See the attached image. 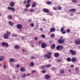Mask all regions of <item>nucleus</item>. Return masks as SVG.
<instances>
[{"label": "nucleus", "instance_id": "obj_1", "mask_svg": "<svg viewBox=\"0 0 80 80\" xmlns=\"http://www.w3.org/2000/svg\"><path fill=\"white\" fill-rule=\"evenodd\" d=\"M2 46H5L6 47H8V44L7 43H5L4 42H3L2 43Z\"/></svg>", "mask_w": 80, "mask_h": 80}, {"label": "nucleus", "instance_id": "obj_2", "mask_svg": "<svg viewBox=\"0 0 80 80\" xmlns=\"http://www.w3.org/2000/svg\"><path fill=\"white\" fill-rule=\"evenodd\" d=\"M8 10H12V11H15V9L14 8H12L10 7H8Z\"/></svg>", "mask_w": 80, "mask_h": 80}, {"label": "nucleus", "instance_id": "obj_3", "mask_svg": "<svg viewBox=\"0 0 80 80\" xmlns=\"http://www.w3.org/2000/svg\"><path fill=\"white\" fill-rule=\"evenodd\" d=\"M75 43L76 45H78V44H80V39H77L75 41Z\"/></svg>", "mask_w": 80, "mask_h": 80}, {"label": "nucleus", "instance_id": "obj_4", "mask_svg": "<svg viewBox=\"0 0 80 80\" xmlns=\"http://www.w3.org/2000/svg\"><path fill=\"white\" fill-rule=\"evenodd\" d=\"M17 27L18 29H22V26L21 24H18L17 25Z\"/></svg>", "mask_w": 80, "mask_h": 80}, {"label": "nucleus", "instance_id": "obj_5", "mask_svg": "<svg viewBox=\"0 0 80 80\" xmlns=\"http://www.w3.org/2000/svg\"><path fill=\"white\" fill-rule=\"evenodd\" d=\"M58 42L59 43H63L65 42V40L64 39H59L58 40Z\"/></svg>", "mask_w": 80, "mask_h": 80}, {"label": "nucleus", "instance_id": "obj_6", "mask_svg": "<svg viewBox=\"0 0 80 80\" xmlns=\"http://www.w3.org/2000/svg\"><path fill=\"white\" fill-rule=\"evenodd\" d=\"M56 48L58 50H60L62 49V46H58L56 47Z\"/></svg>", "mask_w": 80, "mask_h": 80}, {"label": "nucleus", "instance_id": "obj_7", "mask_svg": "<svg viewBox=\"0 0 80 80\" xmlns=\"http://www.w3.org/2000/svg\"><path fill=\"white\" fill-rule=\"evenodd\" d=\"M70 52H71L72 55H75V54H76V52L75 51L73 50H70Z\"/></svg>", "mask_w": 80, "mask_h": 80}, {"label": "nucleus", "instance_id": "obj_8", "mask_svg": "<svg viewBox=\"0 0 80 80\" xmlns=\"http://www.w3.org/2000/svg\"><path fill=\"white\" fill-rule=\"evenodd\" d=\"M3 37L5 39H8V35L7 34H5L3 35Z\"/></svg>", "mask_w": 80, "mask_h": 80}, {"label": "nucleus", "instance_id": "obj_9", "mask_svg": "<svg viewBox=\"0 0 80 80\" xmlns=\"http://www.w3.org/2000/svg\"><path fill=\"white\" fill-rule=\"evenodd\" d=\"M43 11L44 12H45V13H48L49 12V10H48V9L47 8H44L43 9Z\"/></svg>", "mask_w": 80, "mask_h": 80}, {"label": "nucleus", "instance_id": "obj_10", "mask_svg": "<svg viewBox=\"0 0 80 80\" xmlns=\"http://www.w3.org/2000/svg\"><path fill=\"white\" fill-rule=\"evenodd\" d=\"M55 31V28H52L50 29L51 32H54Z\"/></svg>", "mask_w": 80, "mask_h": 80}, {"label": "nucleus", "instance_id": "obj_11", "mask_svg": "<svg viewBox=\"0 0 80 80\" xmlns=\"http://www.w3.org/2000/svg\"><path fill=\"white\" fill-rule=\"evenodd\" d=\"M10 5L11 7H14V6L15 5V2H12L10 3Z\"/></svg>", "mask_w": 80, "mask_h": 80}, {"label": "nucleus", "instance_id": "obj_12", "mask_svg": "<svg viewBox=\"0 0 80 80\" xmlns=\"http://www.w3.org/2000/svg\"><path fill=\"white\" fill-rule=\"evenodd\" d=\"M44 57H47V58H50L51 57L49 55L46 54L44 55Z\"/></svg>", "mask_w": 80, "mask_h": 80}, {"label": "nucleus", "instance_id": "obj_13", "mask_svg": "<svg viewBox=\"0 0 80 80\" xmlns=\"http://www.w3.org/2000/svg\"><path fill=\"white\" fill-rule=\"evenodd\" d=\"M77 60V59L75 58H72L71 61L72 62H75V61Z\"/></svg>", "mask_w": 80, "mask_h": 80}, {"label": "nucleus", "instance_id": "obj_14", "mask_svg": "<svg viewBox=\"0 0 80 80\" xmlns=\"http://www.w3.org/2000/svg\"><path fill=\"white\" fill-rule=\"evenodd\" d=\"M41 47L42 48H45L46 47V44L45 43H42Z\"/></svg>", "mask_w": 80, "mask_h": 80}, {"label": "nucleus", "instance_id": "obj_15", "mask_svg": "<svg viewBox=\"0 0 80 80\" xmlns=\"http://www.w3.org/2000/svg\"><path fill=\"white\" fill-rule=\"evenodd\" d=\"M45 78H46L47 79H49V78H50V76L48 75L47 74L45 76Z\"/></svg>", "mask_w": 80, "mask_h": 80}, {"label": "nucleus", "instance_id": "obj_16", "mask_svg": "<svg viewBox=\"0 0 80 80\" xmlns=\"http://www.w3.org/2000/svg\"><path fill=\"white\" fill-rule=\"evenodd\" d=\"M4 59V57L2 56H0V62H1L3 60V59Z\"/></svg>", "mask_w": 80, "mask_h": 80}, {"label": "nucleus", "instance_id": "obj_17", "mask_svg": "<svg viewBox=\"0 0 80 80\" xmlns=\"http://www.w3.org/2000/svg\"><path fill=\"white\" fill-rule=\"evenodd\" d=\"M9 23L11 26H13L14 25V22H12L11 21H10L9 22Z\"/></svg>", "mask_w": 80, "mask_h": 80}, {"label": "nucleus", "instance_id": "obj_18", "mask_svg": "<svg viewBox=\"0 0 80 80\" xmlns=\"http://www.w3.org/2000/svg\"><path fill=\"white\" fill-rule=\"evenodd\" d=\"M20 70L21 72H25V68H21Z\"/></svg>", "mask_w": 80, "mask_h": 80}, {"label": "nucleus", "instance_id": "obj_19", "mask_svg": "<svg viewBox=\"0 0 80 80\" xmlns=\"http://www.w3.org/2000/svg\"><path fill=\"white\" fill-rule=\"evenodd\" d=\"M14 48H16V49H19L20 48V47L17 45H16L14 46Z\"/></svg>", "mask_w": 80, "mask_h": 80}, {"label": "nucleus", "instance_id": "obj_20", "mask_svg": "<svg viewBox=\"0 0 80 80\" xmlns=\"http://www.w3.org/2000/svg\"><path fill=\"white\" fill-rule=\"evenodd\" d=\"M59 56V54L58 53H56L55 54V57H58Z\"/></svg>", "mask_w": 80, "mask_h": 80}, {"label": "nucleus", "instance_id": "obj_21", "mask_svg": "<svg viewBox=\"0 0 80 80\" xmlns=\"http://www.w3.org/2000/svg\"><path fill=\"white\" fill-rule=\"evenodd\" d=\"M50 36L51 38H54L55 37V34L53 33L50 35Z\"/></svg>", "mask_w": 80, "mask_h": 80}, {"label": "nucleus", "instance_id": "obj_22", "mask_svg": "<svg viewBox=\"0 0 80 80\" xmlns=\"http://www.w3.org/2000/svg\"><path fill=\"white\" fill-rule=\"evenodd\" d=\"M30 66L31 67H33L34 66V63L33 62H32L30 63Z\"/></svg>", "mask_w": 80, "mask_h": 80}, {"label": "nucleus", "instance_id": "obj_23", "mask_svg": "<svg viewBox=\"0 0 80 80\" xmlns=\"http://www.w3.org/2000/svg\"><path fill=\"white\" fill-rule=\"evenodd\" d=\"M15 60L13 58H11L9 59V61L10 62H13Z\"/></svg>", "mask_w": 80, "mask_h": 80}, {"label": "nucleus", "instance_id": "obj_24", "mask_svg": "<svg viewBox=\"0 0 80 80\" xmlns=\"http://www.w3.org/2000/svg\"><path fill=\"white\" fill-rule=\"evenodd\" d=\"M76 10L75 9H72L69 10V12H75Z\"/></svg>", "mask_w": 80, "mask_h": 80}, {"label": "nucleus", "instance_id": "obj_25", "mask_svg": "<svg viewBox=\"0 0 80 80\" xmlns=\"http://www.w3.org/2000/svg\"><path fill=\"white\" fill-rule=\"evenodd\" d=\"M51 67V65L50 64L47 65L46 66V68H49V67Z\"/></svg>", "mask_w": 80, "mask_h": 80}, {"label": "nucleus", "instance_id": "obj_26", "mask_svg": "<svg viewBox=\"0 0 80 80\" xmlns=\"http://www.w3.org/2000/svg\"><path fill=\"white\" fill-rule=\"evenodd\" d=\"M60 73H64V70L63 69H62L60 70Z\"/></svg>", "mask_w": 80, "mask_h": 80}, {"label": "nucleus", "instance_id": "obj_27", "mask_svg": "<svg viewBox=\"0 0 80 80\" xmlns=\"http://www.w3.org/2000/svg\"><path fill=\"white\" fill-rule=\"evenodd\" d=\"M67 60L68 62H70L71 61V58H67Z\"/></svg>", "mask_w": 80, "mask_h": 80}, {"label": "nucleus", "instance_id": "obj_28", "mask_svg": "<svg viewBox=\"0 0 80 80\" xmlns=\"http://www.w3.org/2000/svg\"><path fill=\"white\" fill-rule=\"evenodd\" d=\"M55 45L53 44L51 46V48H52V49H53V48H55Z\"/></svg>", "mask_w": 80, "mask_h": 80}, {"label": "nucleus", "instance_id": "obj_29", "mask_svg": "<svg viewBox=\"0 0 80 80\" xmlns=\"http://www.w3.org/2000/svg\"><path fill=\"white\" fill-rule=\"evenodd\" d=\"M30 4H26V8H28V7H30Z\"/></svg>", "mask_w": 80, "mask_h": 80}, {"label": "nucleus", "instance_id": "obj_30", "mask_svg": "<svg viewBox=\"0 0 80 80\" xmlns=\"http://www.w3.org/2000/svg\"><path fill=\"white\" fill-rule=\"evenodd\" d=\"M45 68V66H42L40 67V68L41 69L44 68Z\"/></svg>", "mask_w": 80, "mask_h": 80}, {"label": "nucleus", "instance_id": "obj_31", "mask_svg": "<svg viewBox=\"0 0 80 80\" xmlns=\"http://www.w3.org/2000/svg\"><path fill=\"white\" fill-rule=\"evenodd\" d=\"M35 5H36V3H33L32 5V7H35Z\"/></svg>", "mask_w": 80, "mask_h": 80}, {"label": "nucleus", "instance_id": "obj_32", "mask_svg": "<svg viewBox=\"0 0 80 80\" xmlns=\"http://www.w3.org/2000/svg\"><path fill=\"white\" fill-rule=\"evenodd\" d=\"M6 33H7V34H8V35H10V34H11V32H8L7 31L6 32Z\"/></svg>", "mask_w": 80, "mask_h": 80}, {"label": "nucleus", "instance_id": "obj_33", "mask_svg": "<svg viewBox=\"0 0 80 80\" xmlns=\"http://www.w3.org/2000/svg\"><path fill=\"white\" fill-rule=\"evenodd\" d=\"M12 36L15 37H17V35L15 34H12Z\"/></svg>", "mask_w": 80, "mask_h": 80}, {"label": "nucleus", "instance_id": "obj_34", "mask_svg": "<svg viewBox=\"0 0 80 80\" xmlns=\"http://www.w3.org/2000/svg\"><path fill=\"white\" fill-rule=\"evenodd\" d=\"M41 73H45L46 72V71L45 70H42V71H41Z\"/></svg>", "mask_w": 80, "mask_h": 80}, {"label": "nucleus", "instance_id": "obj_35", "mask_svg": "<svg viewBox=\"0 0 80 80\" xmlns=\"http://www.w3.org/2000/svg\"><path fill=\"white\" fill-rule=\"evenodd\" d=\"M58 10H60L61 9H62V8L60 6H59L58 7Z\"/></svg>", "mask_w": 80, "mask_h": 80}, {"label": "nucleus", "instance_id": "obj_36", "mask_svg": "<svg viewBox=\"0 0 80 80\" xmlns=\"http://www.w3.org/2000/svg\"><path fill=\"white\" fill-rule=\"evenodd\" d=\"M8 18L9 19H12V16L10 15L8 16Z\"/></svg>", "mask_w": 80, "mask_h": 80}, {"label": "nucleus", "instance_id": "obj_37", "mask_svg": "<svg viewBox=\"0 0 80 80\" xmlns=\"http://www.w3.org/2000/svg\"><path fill=\"white\" fill-rule=\"evenodd\" d=\"M30 11L31 12H34V10H33V9H30Z\"/></svg>", "mask_w": 80, "mask_h": 80}, {"label": "nucleus", "instance_id": "obj_38", "mask_svg": "<svg viewBox=\"0 0 80 80\" xmlns=\"http://www.w3.org/2000/svg\"><path fill=\"white\" fill-rule=\"evenodd\" d=\"M26 74H24L22 76V77H23V78H24V77H26Z\"/></svg>", "mask_w": 80, "mask_h": 80}, {"label": "nucleus", "instance_id": "obj_39", "mask_svg": "<svg viewBox=\"0 0 80 80\" xmlns=\"http://www.w3.org/2000/svg\"><path fill=\"white\" fill-rule=\"evenodd\" d=\"M48 53L49 55L51 56V55H52V54L51 53V52H48Z\"/></svg>", "mask_w": 80, "mask_h": 80}, {"label": "nucleus", "instance_id": "obj_40", "mask_svg": "<svg viewBox=\"0 0 80 80\" xmlns=\"http://www.w3.org/2000/svg\"><path fill=\"white\" fill-rule=\"evenodd\" d=\"M31 0H28L27 1V3H29L30 2V1H31Z\"/></svg>", "mask_w": 80, "mask_h": 80}, {"label": "nucleus", "instance_id": "obj_41", "mask_svg": "<svg viewBox=\"0 0 80 80\" xmlns=\"http://www.w3.org/2000/svg\"><path fill=\"white\" fill-rule=\"evenodd\" d=\"M37 72V71H36V70H33L32 71V73H35Z\"/></svg>", "mask_w": 80, "mask_h": 80}, {"label": "nucleus", "instance_id": "obj_42", "mask_svg": "<svg viewBox=\"0 0 80 80\" xmlns=\"http://www.w3.org/2000/svg\"><path fill=\"white\" fill-rule=\"evenodd\" d=\"M63 31V28H62L61 29V32H62Z\"/></svg>", "mask_w": 80, "mask_h": 80}, {"label": "nucleus", "instance_id": "obj_43", "mask_svg": "<svg viewBox=\"0 0 80 80\" xmlns=\"http://www.w3.org/2000/svg\"><path fill=\"white\" fill-rule=\"evenodd\" d=\"M54 10H57V8L56 7H53Z\"/></svg>", "mask_w": 80, "mask_h": 80}, {"label": "nucleus", "instance_id": "obj_44", "mask_svg": "<svg viewBox=\"0 0 80 80\" xmlns=\"http://www.w3.org/2000/svg\"><path fill=\"white\" fill-rule=\"evenodd\" d=\"M30 58H31V59H34V58H35V57L33 56H31Z\"/></svg>", "mask_w": 80, "mask_h": 80}, {"label": "nucleus", "instance_id": "obj_45", "mask_svg": "<svg viewBox=\"0 0 80 80\" xmlns=\"http://www.w3.org/2000/svg\"><path fill=\"white\" fill-rule=\"evenodd\" d=\"M42 38H45V36L44 35H42Z\"/></svg>", "mask_w": 80, "mask_h": 80}, {"label": "nucleus", "instance_id": "obj_46", "mask_svg": "<svg viewBox=\"0 0 80 80\" xmlns=\"http://www.w3.org/2000/svg\"><path fill=\"white\" fill-rule=\"evenodd\" d=\"M72 2L73 3H76V2H77V0H73L72 1Z\"/></svg>", "mask_w": 80, "mask_h": 80}, {"label": "nucleus", "instance_id": "obj_47", "mask_svg": "<svg viewBox=\"0 0 80 80\" xmlns=\"http://www.w3.org/2000/svg\"><path fill=\"white\" fill-rule=\"evenodd\" d=\"M47 3L48 4H51V2H47Z\"/></svg>", "mask_w": 80, "mask_h": 80}, {"label": "nucleus", "instance_id": "obj_48", "mask_svg": "<svg viewBox=\"0 0 80 80\" xmlns=\"http://www.w3.org/2000/svg\"><path fill=\"white\" fill-rule=\"evenodd\" d=\"M31 27H33V26H34V24L33 23H32L31 24Z\"/></svg>", "mask_w": 80, "mask_h": 80}, {"label": "nucleus", "instance_id": "obj_49", "mask_svg": "<svg viewBox=\"0 0 80 80\" xmlns=\"http://www.w3.org/2000/svg\"><path fill=\"white\" fill-rule=\"evenodd\" d=\"M67 32L69 33V32H70V30H69V29H67Z\"/></svg>", "mask_w": 80, "mask_h": 80}, {"label": "nucleus", "instance_id": "obj_50", "mask_svg": "<svg viewBox=\"0 0 80 80\" xmlns=\"http://www.w3.org/2000/svg\"><path fill=\"white\" fill-rule=\"evenodd\" d=\"M20 67V65L19 64H17L16 66V68H19V67Z\"/></svg>", "mask_w": 80, "mask_h": 80}, {"label": "nucleus", "instance_id": "obj_51", "mask_svg": "<svg viewBox=\"0 0 80 80\" xmlns=\"http://www.w3.org/2000/svg\"><path fill=\"white\" fill-rule=\"evenodd\" d=\"M26 2H27V0H24L23 3L24 4H25V3H26Z\"/></svg>", "mask_w": 80, "mask_h": 80}, {"label": "nucleus", "instance_id": "obj_52", "mask_svg": "<svg viewBox=\"0 0 80 80\" xmlns=\"http://www.w3.org/2000/svg\"><path fill=\"white\" fill-rule=\"evenodd\" d=\"M27 77H28V76H30V73H28L26 75Z\"/></svg>", "mask_w": 80, "mask_h": 80}, {"label": "nucleus", "instance_id": "obj_53", "mask_svg": "<svg viewBox=\"0 0 80 80\" xmlns=\"http://www.w3.org/2000/svg\"><path fill=\"white\" fill-rule=\"evenodd\" d=\"M55 68H52V71H53L54 70H55Z\"/></svg>", "mask_w": 80, "mask_h": 80}, {"label": "nucleus", "instance_id": "obj_54", "mask_svg": "<svg viewBox=\"0 0 80 80\" xmlns=\"http://www.w3.org/2000/svg\"><path fill=\"white\" fill-rule=\"evenodd\" d=\"M34 39L35 40H38V38H37V37H36L34 38Z\"/></svg>", "mask_w": 80, "mask_h": 80}, {"label": "nucleus", "instance_id": "obj_55", "mask_svg": "<svg viewBox=\"0 0 80 80\" xmlns=\"http://www.w3.org/2000/svg\"><path fill=\"white\" fill-rule=\"evenodd\" d=\"M66 33V32L65 31H64L63 32H62V34H65Z\"/></svg>", "mask_w": 80, "mask_h": 80}, {"label": "nucleus", "instance_id": "obj_56", "mask_svg": "<svg viewBox=\"0 0 80 80\" xmlns=\"http://www.w3.org/2000/svg\"><path fill=\"white\" fill-rule=\"evenodd\" d=\"M60 61H61V60L59 59L57 61V62H60Z\"/></svg>", "mask_w": 80, "mask_h": 80}, {"label": "nucleus", "instance_id": "obj_57", "mask_svg": "<svg viewBox=\"0 0 80 80\" xmlns=\"http://www.w3.org/2000/svg\"><path fill=\"white\" fill-rule=\"evenodd\" d=\"M24 11H25V12H27V9L25 8V9H24Z\"/></svg>", "mask_w": 80, "mask_h": 80}, {"label": "nucleus", "instance_id": "obj_58", "mask_svg": "<svg viewBox=\"0 0 80 80\" xmlns=\"http://www.w3.org/2000/svg\"><path fill=\"white\" fill-rule=\"evenodd\" d=\"M3 67H4V68H7V66H6L5 65Z\"/></svg>", "mask_w": 80, "mask_h": 80}, {"label": "nucleus", "instance_id": "obj_59", "mask_svg": "<svg viewBox=\"0 0 80 80\" xmlns=\"http://www.w3.org/2000/svg\"><path fill=\"white\" fill-rule=\"evenodd\" d=\"M76 71H77V70H78V68H76Z\"/></svg>", "mask_w": 80, "mask_h": 80}, {"label": "nucleus", "instance_id": "obj_60", "mask_svg": "<svg viewBox=\"0 0 80 80\" xmlns=\"http://www.w3.org/2000/svg\"><path fill=\"white\" fill-rule=\"evenodd\" d=\"M71 67H73V65H71Z\"/></svg>", "mask_w": 80, "mask_h": 80}, {"label": "nucleus", "instance_id": "obj_61", "mask_svg": "<svg viewBox=\"0 0 80 80\" xmlns=\"http://www.w3.org/2000/svg\"><path fill=\"white\" fill-rule=\"evenodd\" d=\"M31 21V20H28V22H30Z\"/></svg>", "mask_w": 80, "mask_h": 80}, {"label": "nucleus", "instance_id": "obj_62", "mask_svg": "<svg viewBox=\"0 0 80 80\" xmlns=\"http://www.w3.org/2000/svg\"><path fill=\"white\" fill-rule=\"evenodd\" d=\"M13 78H16V77L15 76L13 77Z\"/></svg>", "mask_w": 80, "mask_h": 80}, {"label": "nucleus", "instance_id": "obj_63", "mask_svg": "<svg viewBox=\"0 0 80 80\" xmlns=\"http://www.w3.org/2000/svg\"><path fill=\"white\" fill-rule=\"evenodd\" d=\"M22 40H23L24 39V38H23V37H22Z\"/></svg>", "mask_w": 80, "mask_h": 80}, {"label": "nucleus", "instance_id": "obj_64", "mask_svg": "<svg viewBox=\"0 0 80 80\" xmlns=\"http://www.w3.org/2000/svg\"><path fill=\"white\" fill-rule=\"evenodd\" d=\"M43 21H45V19L43 18Z\"/></svg>", "mask_w": 80, "mask_h": 80}]
</instances>
